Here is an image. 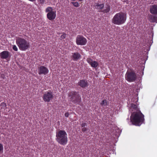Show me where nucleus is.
Instances as JSON below:
<instances>
[{"instance_id":"1","label":"nucleus","mask_w":157,"mask_h":157,"mask_svg":"<svg viewBox=\"0 0 157 157\" xmlns=\"http://www.w3.org/2000/svg\"><path fill=\"white\" fill-rule=\"evenodd\" d=\"M136 110L137 111L134 112L132 114L130 117V120L132 123L136 125L140 126L143 122L144 115L139 110L137 104L132 103L129 111H133Z\"/></svg>"},{"instance_id":"2","label":"nucleus","mask_w":157,"mask_h":157,"mask_svg":"<svg viewBox=\"0 0 157 157\" xmlns=\"http://www.w3.org/2000/svg\"><path fill=\"white\" fill-rule=\"evenodd\" d=\"M126 19V14L121 12L116 13L112 19V22L114 24L119 25L124 23Z\"/></svg>"},{"instance_id":"3","label":"nucleus","mask_w":157,"mask_h":157,"mask_svg":"<svg viewBox=\"0 0 157 157\" xmlns=\"http://www.w3.org/2000/svg\"><path fill=\"white\" fill-rule=\"evenodd\" d=\"M56 140L62 145L66 144L67 142V137L66 132L64 130H59L56 133Z\"/></svg>"},{"instance_id":"4","label":"nucleus","mask_w":157,"mask_h":157,"mask_svg":"<svg viewBox=\"0 0 157 157\" xmlns=\"http://www.w3.org/2000/svg\"><path fill=\"white\" fill-rule=\"evenodd\" d=\"M16 40V44L20 50L25 51L29 47V43L24 39L17 37Z\"/></svg>"},{"instance_id":"5","label":"nucleus","mask_w":157,"mask_h":157,"mask_svg":"<svg viewBox=\"0 0 157 157\" xmlns=\"http://www.w3.org/2000/svg\"><path fill=\"white\" fill-rule=\"evenodd\" d=\"M68 96L70 101L75 103H79L81 101V98L77 92L72 91L69 93Z\"/></svg>"},{"instance_id":"6","label":"nucleus","mask_w":157,"mask_h":157,"mask_svg":"<svg viewBox=\"0 0 157 157\" xmlns=\"http://www.w3.org/2000/svg\"><path fill=\"white\" fill-rule=\"evenodd\" d=\"M45 12L47 13V15L48 18L50 21L54 20L56 16V12L53 10V9L51 7H48L45 9Z\"/></svg>"},{"instance_id":"7","label":"nucleus","mask_w":157,"mask_h":157,"mask_svg":"<svg viewBox=\"0 0 157 157\" xmlns=\"http://www.w3.org/2000/svg\"><path fill=\"white\" fill-rule=\"evenodd\" d=\"M136 73L133 71L127 72L125 75L126 79L128 82H132L136 79Z\"/></svg>"},{"instance_id":"8","label":"nucleus","mask_w":157,"mask_h":157,"mask_svg":"<svg viewBox=\"0 0 157 157\" xmlns=\"http://www.w3.org/2000/svg\"><path fill=\"white\" fill-rule=\"evenodd\" d=\"M86 39L82 36L78 35L76 39V43L78 45H84L86 44Z\"/></svg>"},{"instance_id":"9","label":"nucleus","mask_w":157,"mask_h":157,"mask_svg":"<svg viewBox=\"0 0 157 157\" xmlns=\"http://www.w3.org/2000/svg\"><path fill=\"white\" fill-rule=\"evenodd\" d=\"M53 98V94L50 91L45 92L44 94L43 97L44 101L45 102H49Z\"/></svg>"},{"instance_id":"10","label":"nucleus","mask_w":157,"mask_h":157,"mask_svg":"<svg viewBox=\"0 0 157 157\" xmlns=\"http://www.w3.org/2000/svg\"><path fill=\"white\" fill-rule=\"evenodd\" d=\"M48 69L46 67L42 66H40L38 69V74L39 75H46L48 72Z\"/></svg>"},{"instance_id":"11","label":"nucleus","mask_w":157,"mask_h":157,"mask_svg":"<svg viewBox=\"0 0 157 157\" xmlns=\"http://www.w3.org/2000/svg\"><path fill=\"white\" fill-rule=\"evenodd\" d=\"M86 60L88 63L92 67H96L98 65V63L97 62L93 60L91 58H87L86 59Z\"/></svg>"},{"instance_id":"12","label":"nucleus","mask_w":157,"mask_h":157,"mask_svg":"<svg viewBox=\"0 0 157 157\" xmlns=\"http://www.w3.org/2000/svg\"><path fill=\"white\" fill-rule=\"evenodd\" d=\"M81 55L78 52H75L72 53L71 56L72 59L74 61H77L81 58Z\"/></svg>"},{"instance_id":"13","label":"nucleus","mask_w":157,"mask_h":157,"mask_svg":"<svg viewBox=\"0 0 157 157\" xmlns=\"http://www.w3.org/2000/svg\"><path fill=\"white\" fill-rule=\"evenodd\" d=\"M10 53L7 51H3L0 53L1 58L2 59H6L8 57Z\"/></svg>"},{"instance_id":"14","label":"nucleus","mask_w":157,"mask_h":157,"mask_svg":"<svg viewBox=\"0 0 157 157\" xmlns=\"http://www.w3.org/2000/svg\"><path fill=\"white\" fill-rule=\"evenodd\" d=\"M88 83L87 81L82 80L78 82V85L82 88H85L87 86Z\"/></svg>"},{"instance_id":"15","label":"nucleus","mask_w":157,"mask_h":157,"mask_svg":"<svg viewBox=\"0 0 157 157\" xmlns=\"http://www.w3.org/2000/svg\"><path fill=\"white\" fill-rule=\"evenodd\" d=\"M150 12L153 14H157V6L156 5H152L151 6Z\"/></svg>"},{"instance_id":"16","label":"nucleus","mask_w":157,"mask_h":157,"mask_svg":"<svg viewBox=\"0 0 157 157\" xmlns=\"http://www.w3.org/2000/svg\"><path fill=\"white\" fill-rule=\"evenodd\" d=\"M149 20L152 22L157 23V16L151 15L149 16Z\"/></svg>"},{"instance_id":"17","label":"nucleus","mask_w":157,"mask_h":157,"mask_svg":"<svg viewBox=\"0 0 157 157\" xmlns=\"http://www.w3.org/2000/svg\"><path fill=\"white\" fill-rule=\"evenodd\" d=\"M103 8L104 9L102 11V12L105 13L109 12L110 10V6L108 5H106Z\"/></svg>"},{"instance_id":"18","label":"nucleus","mask_w":157,"mask_h":157,"mask_svg":"<svg viewBox=\"0 0 157 157\" xmlns=\"http://www.w3.org/2000/svg\"><path fill=\"white\" fill-rule=\"evenodd\" d=\"M104 4H97L95 6V8L98 10H101L104 7Z\"/></svg>"},{"instance_id":"19","label":"nucleus","mask_w":157,"mask_h":157,"mask_svg":"<svg viewBox=\"0 0 157 157\" xmlns=\"http://www.w3.org/2000/svg\"><path fill=\"white\" fill-rule=\"evenodd\" d=\"M101 105L103 106H106L107 105V100H103L100 104Z\"/></svg>"},{"instance_id":"20","label":"nucleus","mask_w":157,"mask_h":157,"mask_svg":"<svg viewBox=\"0 0 157 157\" xmlns=\"http://www.w3.org/2000/svg\"><path fill=\"white\" fill-rule=\"evenodd\" d=\"M71 3L75 7H78L79 6V4L78 2H72Z\"/></svg>"},{"instance_id":"21","label":"nucleus","mask_w":157,"mask_h":157,"mask_svg":"<svg viewBox=\"0 0 157 157\" xmlns=\"http://www.w3.org/2000/svg\"><path fill=\"white\" fill-rule=\"evenodd\" d=\"M3 150V147L2 144L0 143V153L2 152Z\"/></svg>"},{"instance_id":"22","label":"nucleus","mask_w":157,"mask_h":157,"mask_svg":"<svg viewBox=\"0 0 157 157\" xmlns=\"http://www.w3.org/2000/svg\"><path fill=\"white\" fill-rule=\"evenodd\" d=\"M12 48L15 51H17L18 50V48L15 45H13Z\"/></svg>"},{"instance_id":"23","label":"nucleus","mask_w":157,"mask_h":157,"mask_svg":"<svg viewBox=\"0 0 157 157\" xmlns=\"http://www.w3.org/2000/svg\"><path fill=\"white\" fill-rule=\"evenodd\" d=\"M66 37V34H63L61 36H60L61 39L62 40L63 39H64Z\"/></svg>"},{"instance_id":"24","label":"nucleus","mask_w":157,"mask_h":157,"mask_svg":"<svg viewBox=\"0 0 157 157\" xmlns=\"http://www.w3.org/2000/svg\"><path fill=\"white\" fill-rule=\"evenodd\" d=\"M0 106H2V107H1V108H2V107H5L6 106V104L3 103V102H2V103L1 104H0Z\"/></svg>"},{"instance_id":"25","label":"nucleus","mask_w":157,"mask_h":157,"mask_svg":"<svg viewBox=\"0 0 157 157\" xmlns=\"http://www.w3.org/2000/svg\"><path fill=\"white\" fill-rule=\"evenodd\" d=\"M38 2L41 4H43L44 2V0H37Z\"/></svg>"},{"instance_id":"26","label":"nucleus","mask_w":157,"mask_h":157,"mask_svg":"<svg viewBox=\"0 0 157 157\" xmlns=\"http://www.w3.org/2000/svg\"><path fill=\"white\" fill-rule=\"evenodd\" d=\"M86 123H82L81 124V126L82 127H85V126L86 125Z\"/></svg>"},{"instance_id":"27","label":"nucleus","mask_w":157,"mask_h":157,"mask_svg":"<svg viewBox=\"0 0 157 157\" xmlns=\"http://www.w3.org/2000/svg\"><path fill=\"white\" fill-rule=\"evenodd\" d=\"M82 131L83 132H85L86 130V128L85 127H82Z\"/></svg>"},{"instance_id":"28","label":"nucleus","mask_w":157,"mask_h":157,"mask_svg":"<svg viewBox=\"0 0 157 157\" xmlns=\"http://www.w3.org/2000/svg\"><path fill=\"white\" fill-rule=\"evenodd\" d=\"M69 114L68 113H65V114H64V115H65V116L66 117H68L69 116Z\"/></svg>"},{"instance_id":"29","label":"nucleus","mask_w":157,"mask_h":157,"mask_svg":"<svg viewBox=\"0 0 157 157\" xmlns=\"http://www.w3.org/2000/svg\"><path fill=\"white\" fill-rule=\"evenodd\" d=\"M136 101H135V102L136 103V102H137L138 101V100L137 99H136ZM132 101H133V102H134V99H132Z\"/></svg>"}]
</instances>
